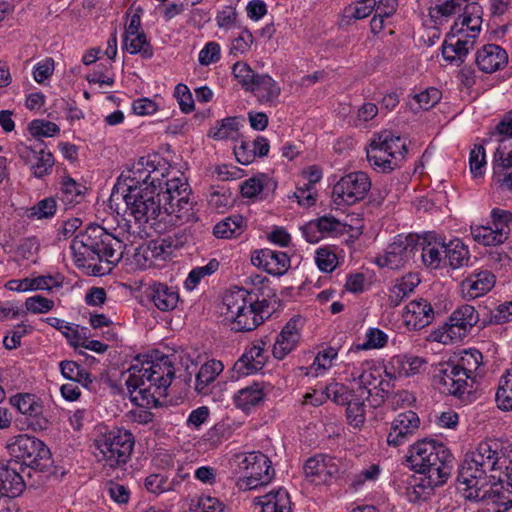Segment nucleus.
<instances>
[{"instance_id": "1", "label": "nucleus", "mask_w": 512, "mask_h": 512, "mask_svg": "<svg viewBox=\"0 0 512 512\" xmlns=\"http://www.w3.org/2000/svg\"><path fill=\"white\" fill-rule=\"evenodd\" d=\"M495 442H481L476 449L466 454L459 471L458 483L463 496L469 501L488 504L490 497L508 502L509 492L503 490V480L490 474L498 470L500 460Z\"/></svg>"}, {"instance_id": "2", "label": "nucleus", "mask_w": 512, "mask_h": 512, "mask_svg": "<svg viewBox=\"0 0 512 512\" xmlns=\"http://www.w3.org/2000/svg\"><path fill=\"white\" fill-rule=\"evenodd\" d=\"M70 248L75 264L90 268L95 276L111 272L121 261L124 252L123 242L98 224H90L78 233Z\"/></svg>"}, {"instance_id": "3", "label": "nucleus", "mask_w": 512, "mask_h": 512, "mask_svg": "<svg viewBox=\"0 0 512 512\" xmlns=\"http://www.w3.org/2000/svg\"><path fill=\"white\" fill-rule=\"evenodd\" d=\"M129 369V375L125 384L130 398L139 406L149 404V398L153 397L150 389H167L175 376V369L168 356L161 357L158 361L139 362Z\"/></svg>"}, {"instance_id": "4", "label": "nucleus", "mask_w": 512, "mask_h": 512, "mask_svg": "<svg viewBox=\"0 0 512 512\" xmlns=\"http://www.w3.org/2000/svg\"><path fill=\"white\" fill-rule=\"evenodd\" d=\"M454 457L442 443L423 439L414 443L406 456L408 467L417 473L429 476L428 483L442 485L453 468Z\"/></svg>"}, {"instance_id": "5", "label": "nucleus", "mask_w": 512, "mask_h": 512, "mask_svg": "<svg viewBox=\"0 0 512 512\" xmlns=\"http://www.w3.org/2000/svg\"><path fill=\"white\" fill-rule=\"evenodd\" d=\"M227 316L232 320V330L248 332L264 322V308L267 301H259L255 293L243 288L229 291L223 297Z\"/></svg>"}, {"instance_id": "6", "label": "nucleus", "mask_w": 512, "mask_h": 512, "mask_svg": "<svg viewBox=\"0 0 512 512\" xmlns=\"http://www.w3.org/2000/svg\"><path fill=\"white\" fill-rule=\"evenodd\" d=\"M157 156L141 157L131 168L123 171L118 179L117 189L123 188V192L132 189H144V187H161L164 172L156 164Z\"/></svg>"}, {"instance_id": "7", "label": "nucleus", "mask_w": 512, "mask_h": 512, "mask_svg": "<svg viewBox=\"0 0 512 512\" xmlns=\"http://www.w3.org/2000/svg\"><path fill=\"white\" fill-rule=\"evenodd\" d=\"M135 439L126 429L113 428L95 440V445L110 467L125 464L133 451Z\"/></svg>"}, {"instance_id": "8", "label": "nucleus", "mask_w": 512, "mask_h": 512, "mask_svg": "<svg viewBox=\"0 0 512 512\" xmlns=\"http://www.w3.org/2000/svg\"><path fill=\"white\" fill-rule=\"evenodd\" d=\"M158 187H144L123 192L126 213L132 216L136 223L143 225L158 218L162 204L157 198Z\"/></svg>"}, {"instance_id": "9", "label": "nucleus", "mask_w": 512, "mask_h": 512, "mask_svg": "<svg viewBox=\"0 0 512 512\" xmlns=\"http://www.w3.org/2000/svg\"><path fill=\"white\" fill-rule=\"evenodd\" d=\"M479 322V314L471 305H462L449 317V320L431 334V338L442 344L459 342L464 339Z\"/></svg>"}, {"instance_id": "10", "label": "nucleus", "mask_w": 512, "mask_h": 512, "mask_svg": "<svg viewBox=\"0 0 512 512\" xmlns=\"http://www.w3.org/2000/svg\"><path fill=\"white\" fill-rule=\"evenodd\" d=\"M238 467L245 473L240 480V487L248 490L269 484L275 471L271 460L260 451L237 455Z\"/></svg>"}, {"instance_id": "11", "label": "nucleus", "mask_w": 512, "mask_h": 512, "mask_svg": "<svg viewBox=\"0 0 512 512\" xmlns=\"http://www.w3.org/2000/svg\"><path fill=\"white\" fill-rule=\"evenodd\" d=\"M351 378L358 385V395L362 398H374L373 406H378L384 401L389 383L383 380L380 369L372 360H365L360 366H353Z\"/></svg>"}, {"instance_id": "12", "label": "nucleus", "mask_w": 512, "mask_h": 512, "mask_svg": "<svg viewBox=\"0 0 512 512\" xmlns=\"http://www.w3.org/2000/svg\"><path fill=\"white\" fill-rule=\"evenodd\" d=\"M512 213L494 208L491 211V223L470 226L472 239L483 246H499L509 237Z\"/></svg>"}, {"instance_id": "13", "label": "nucleus", "mask_w": 512, "mask_h": 512, "mask_svg": "<svg viewBox=\"0 0 512 512\" xmlns=\"http://www.w3.org/2000/svg\"><path fill=\"white\" fill-rule=\"evenodd\" d=\"M10 454L19 465L43 470L47 467L50 451L39 439L26 434L18 435L9 446Z\"/></svg>"}, {"instance_id": "14", "label": "nucleus", "mask_w": 512, "mask_h": 512, "mask_svg": "<svg viewBox=\"0 0 512 512\" xmlns=\"http://www.w3.org/2000/svg\"><path fill=\"white\" fill-rule=\"evenodd\" d=\"M419 252V235L409 234L407 236L398 235L394 241L388 245L383 256L376 258L375 262L379 267L389 269H400L414 260Z\"/></svg>"}, {"instance_id": "15", "label": "nucleus", "mask_w": 512, "mask_h": 512, "mask_svg": "<svg viewBox=\"0 0 512 512\" xmlns=\"http://www.w3.org/2000/svg\"><path fill=\"white\" fill-rule=\"evenodd\" d=\"M370 189L371 180L365 172H351L335 183L332 198L337 205H353L362 201Z\"/></svg>"}, {"instance_id": "16", "label": "nucleus", "mask_w": 512, "mask_h": 512, "mask_svg": "<svg viewBox=\"0 0 512 512\" xmlns=\"http://www.w3.org/2000/svg\"><path fill=\"white\" fill-rule=\"evenodd\" d=\"M468 376L453 363H442L434 375V382L438 389L444 393L461 397L467 388Z\"/></svg>"}, {"instance_id": "17", "label": "nucleus", "mask_w": 512, "mask_h": 512, "mask_svg": "<svg viewBox=\"0 0 512 512\" xmlns=\"http://www.w3.org/2000/svg\"><path fill=\"white\" fill-rule=\"evenodd\" d=\"M18 154L26 164L31 165L32 173L37 178L49 174L54 165V157L52 153L45 151L43 142L34 147L22 145L18 148Z\"/></svg>"}, {"instance_id": "18", "label": "nucleus", "mask_w": 512, "mask_h": 512, "mask_svg": "<svg viewBox=\"0 0 512 512\" xmlns=\"http://www.w3.org/2000/svg\"><path fill=\"white\" fill-rule=\"evenodd\" d=\"M387 137H390L388 130L375 134L367 149V160L376 171L390 172L396 166L388 155V150L391 148L387 145Z\"/></svg>"}, {"instance_id": "19", "label": "nucleus", "mask_w": 512, "mask_h": 512, "mask_svg": "<svg viewBox=\"0 0 512 512\" xmlns=\"http://www.w3.org/2000/svg\"><path fill=\"white\" fill-rule=\"evenodd\" d=\"M420 420L414 411H406L397 415L391 424L387 443L397 447L405 443L419 428Z\"/></svg>"}, {"instance_id": "20", "label": "nucleus", "mask_w": 512, "mask_h": 512, "mask_svg": "<svg viewBox=\"0 0 512 512\" xmlns=\"http://www.w3.org/2000/svg\"><path fill=\"white\" fill-rule=\"evenodd\" d=\"M10 403L20 413L29 417V425L34 430L47 429L48 420L42 416L43 407L35 395L29 393L17 394L10 398Z\"/></svg>"}, {"instance_id": "21", "label": "nucleus", "mask_w": 512, "mask_h": 512, "mask_svg": "<svg viewBox=\"0 0 512 512\" xmlns=\"http://www.w3.org/2000/svg\"><path fill=\"white\" fill-rule=\"evenodd\" d=\"M23 470L19 461H0V494L4 497H16L25 488L24 479L20 473Z\"/></svg>"}, {"instance_id": "22", "label": "nucleus", "mask_w": 512, "mask_h": 512, "mask_svg": "<svg viewBox=\"0 0 512 512\" xmlns=\"http://www.w3.org/2000/svg\"><path fill=\"white\" fill-rule=\"evenodd\" d=\"M251 262L274 276L285 274L290 267V258L285 252L268 248L255 251L251 256Z\"/></svg>"}, {"instance_id": "23", "label": "nucleus", "mask_w": 512, "mask_h": 512, "mask_svg": "<svg viewBox=\"0 0 512 512\" xmlns=\"http://www.w3.org/2000/svg\"><path fill=\"white\" fill-rule=\"evenodd\" d=\"M402 317L410 330H420L433 322L434 310L424 299L413 300L406 305Z\"/></svg>"}, {"instance_id": "24", "label": "nucleus", "mask_w": 512, "mask_h": 512, "mask_svg": "<svg viewBox=\"0 0 512 512\" xmlns=\"http://www.w3.org/2000/svg\"><path fill=\"white\" fill-rule=\"evenodd\" d=\"M475 61L481 71L493 73L507 65L508 54L499 45L486 44L477 51Z\"/></svg>"}, {"instance_id": "25", "label": "nucleus", "mask_w": 512, "mask_h": 512, "mask_svg": "<svg viewBox=\"0 0 512 512\" xmlns=\"http://www.w3.org/2000/svg\"><path fill=\"white\" fill-rule=\"evenodd\" d=\"M266 341L255 342L234 364V370L242 375H250L261 370L266 363Z\"/></svg>"}, {"instance_id": "26", "label": "nucleus", "mask_w": 512, "mask_h": 512, "mask_svg": "<svg viewBox=\"0 0 512 512\" xmlns=\"http://www.w3.org/2000/svg\"><path fill=\"white\" fill-rule=\"evenodd\" d=\"M493 156V174L500 186L512 191V150L505 151V139L499 140Z\"/></svg>"}, {"instance_id": "27", "label": "nucleus", "mask_w": 512, "mask_h": 512, "mask_svg": "<svg viewBox=\"0 0 512 512\" xmlns=\"http://www.w3.org/2000/svg\"><path fill=\"white\" fill-rule=\"evenodd\" d=\"M495 285V276L488 270L473 272L461 282L464 297L475 299L488 293Z\"/></svg>"}, {"instance_id": "28", "label": "nucleus", "mask_w": 512, "mask_h": 512, "mask_svg": "<svg viewBox=\"0 0 512 512\" xmlns=\"http://www.w3.org/2000/svg\"><path fill=\"white\" fill-rule=\"evenodd\" d=\"M297 324L298 320L291 318L283 326L281 332L277 336L272 350L273 356L276 359H284L291 351L296 348L300 340V331Z\"/></svg>"}, {"instance_id": "29", "label": "nucleus", "mask_w": 512, "mask_h": 512, "mask_svg": "<svg viewBox=\"0 0 512 512\" xmlns=\"http://www.w3.org/2000/svg\"><path fill=\"white\" fill-rule=\"evenodd\" d=\"M145 296L153 302L155 307L161 311H170L176 308L179 301V294L173 287L163 283L150 284L145 289Z\"/></svg>"}, {"instance_id": "30", "label": "nucleus", "mask_w": 512, "mask_h": 512, "mask_svg": "<svg viewBox=\"0 0 512 512\" xmlns=\"http://www.w3.org/2000/svg\"><path fill=\"white\" fill-rule=\"evenodd\" d=\"M458 34L459 33H453L451 30L442 45L443 58L447 62L456 63V65H460L464 62L469 51L473 49L474 46V40L470 38H456Z\"/></svg>"}, {"instance_id": "31", "label": "nucleus", "mask_w": 512, "mask_h": 512, "mask_svg": "<svg viewBox=\"0 0 512 512\" xmlns=\"http://www.w3.org/2000/svg\"><path fill=\"white\" fill-rule=\"evenodd\" d=\"M445 243L432 235L419 237V252L423 264L430 269H437L444 260Z\"/></svg>"}, {"instance_id": "32", "label": "nucleus", "mask_w": 512, "mask_h": 512, "mask_svg": "<svg viewBox=\"0 0 512 512\" xmlns=\"http://www.w3.org/2000/svg\"><path fill=\"white\" fill-rule=\"evenodd\" d=\"M163 185V183L161 184ZM165 190L163 186L158 187V195L160 203L162 204V210H164V206H170L172 203L176 204L181 201L187 199L190 196V188L186 181L181 178H171L167 179L164 183Z\"/></svg>"}, {"instance_id": "33", "label": "nucleus", "mask_w": 512, "mask_h": 512, "mask_svg": "<svg viewBox=\"0 0 512 512\" xmlns=\"http://www.w3.org/2000/svg\"><path fill=\"white\" fill-rule=\"evenodd\" d=\"M277 188V183L265 174L252 177L243 182L241 185V194L246 198H253L262 195L263 198L273 194Z\"/></svg>"}, {"instance_id": "34", "label": "nucleus", "mask_w": 512, "mask_h": 512, "mask_svg": "<svg viewBox=\"0 0 512 512\" xmlns=\"http://www.w3.org/2000/svg\"><path fill=\"white\" fill-rule=\"evenodd\" d=\"M480 12V7L477 3L472 2L469 5H466V10L464 14L461 15L452 26L453 33H462L464 31V27L467 28L473 34L468 36L470 39H474L476 34L480 31L482 19L478 14Z\"/></svg>"}, {"instance_id": "35", "label": "nucleus", "mask_w": 512, "mask_h": 512, "mask_svg": "<svg viewBox=\"0 0 512 512\" xmlns=\"http://www.w3.org/2000/svg\"><path fill=\"white\" fill-rule=\"evenodd\" d=\"M248 91H251L261 103L273 102L280 95V87L267 74H259Z\"/></svg>"}, {"instance_id": "36", "label": "nucleus", "mask_w": 512, "mask_h": 512, "mask_svg": "<svg viewBox=\"0 0 512 512\" xmlns=\"http://www.w3.org/2000/svg\"><path fill=\"white\" fill-rule=\"evenodd\" d=\"M264 401L263 388L259 383H253L240 389L234 396L236 407L248 412L251 408Z\"/></svg>"}, {"instance_id": "37", "label": "nucleus", "mask_w": 512, "mask_h": 512, "mask_svg": "<svg viewBox=\"0 0 512 512\" xmlns=\"http://www.w3.org/2000/svg\"><path fill=\"white\" fill-rule=\"evenodd\" d=\"M420 278L417 274L408 273L398 279L390 289L389 302L393 306H398L414 289L419 285Z\"/></svg>"}, {"instance_id": "38", "label": "nucleus", "mask_w": 512, "mask_h": 512, "mask_svg": "<svg viewBox=\"0 0 512 512\" xmlns=\"http://www.w3.org/2000/svg\"><path fill=\"white\" fill-rule=\"evenodd\" d=\"M223 369L221 361L211 360L203 364L196 374L195 390L200 394H207L208 386L215 381Z\"/></svg>"}, {"instance_id": "39", "label": "nucleus", "mask_w": 512, "mask_h": 512, "mask_svg": "<svg viewBox=\"0 0 512 512\" xmlns=\"http://www.w3.org/2000/svg\"><path fill=\"white\" fill-rule=\"evenodd\" d=\"M259 504L262 507L261 512H291L290 497L284 489L266 494L260 498Z\"/></svg>"}, {"instance_id": "40", "label": "nucleus", "mask_w": 512, "mask_h": 512, "mask_svg": "<svg viewBox=\"0 0 512 512\" xmlns=\"http://www.w3.org/2000/svg\"><path fill=\"white\" fill-rule=\"evenodd\" d=\"M469 257V250L461 240L454 239L445 244L444 261H448L451 268L458 269L467 265Z\"/></svg>"}, {"instance_id": "41", "label": "nucleus", "mask_w": 512, "mask_h": 512, "mask_svg": "<svg viewBox=\"0 0 512 512\" xmlns=\"http://www.w3.org/2000/svg\"><path fill=\"white\" fill-rule=\"evenodd\" d=\"M246 227L245 218L241 215H232L217 223L213 234L217 238H235L242 234Z\"/></svg>"}, {"instance_id": "42", "label": "nucleus", "mask_w": 512, "mask_h": 512, "mask_svg": "<svg viewBox=\"0 0 512 512\" xmlns=\"http://www.w3.org/2000/svg\"><path fill=\"white\" fill-rule=\"evenodd\" d=\"M390 364L399 376L407 377L419 373L426 364V360L417 356H395L391 359Z\"/></svg>"}, {"instance_id": "43", "label": "nucleus", "mask_w": 512, "mask_h": 512, "mask_svg": "<svg viewBox=\"0 0 512 512\" xmlns=\"http://www.w3.org/2000/svg\"><path fill=\"white\" fill-rule=\"evenodd\" d=\"M208 135L215 140L236 139L239 136V122L237 117H227L217 121L209 130Z\"/></svg>"}, {"instance_id": "44", "label": "nucleus", "mask_w": 512, "mask_h": 512, "mask_svg": "<svg viewBox=\"0 0 512 512\" xmlns=\"http://www.w3.org/2000/svg\"><path fill=\"white\" fill-rule=\"evenodd\" d=\"M123 47L130 54H140L144 59H150L153 56L152 46L148 42L144 32L138 33L129 38L124 36Z\"/></svg>"}, {"instance_id": "45", "label": "nucleus", "mask_w": 512, "mask_h": 512, "mask_svg": "<svg viewBox=\"0 0 512 512\" xmlns=\"http://www.w3.org/2000/svg\"><path fill=\"white\" fill-rule=\"evenodd\" d=\"M376 7V0H360L344 9V19L349 24L351 21L364 19L372 14Z\"/></svg>"}, {"instance_id": "46", "label": "nucleus", "mask_w": 512, "mask_h": 512, "mask_svg": "<svg viewBox=\"0 0 512 512\" xmlns=\"http://www.w3.org/2000/svg\"><path fill=\"white\" fill-rule=\"evenodd\" d=\"M164 212L169 215H174L181 222H195L198 219L190 197L183 201L180 200L179 203L164 206Z\"/></svg>"}, {"instance_id": "47", "label": "nucleus", "mask_w": 512, "mask_h": 512, "mask_svg": "<svg viewBox=\"0 0 512 512\" xmlns=\"http://www.w3.org/2000/svg\"><path fill=\"white\" fill-rule=\"evenodd\" d=\"M483 356L477 349L464 350L462 356L456 366L460 368L468 376V379L474 377V373L482 364Z\"/></svg>"}, {"instance_id": "48", "label": "nucleus", "mask_w": 512, "mask_h": 512, "mask_svg": "<svg viewBox=\"0 0 512 512\" xmlns=\"http://www.w3.org/2000/svg\"><path fill=\"white\" fill-rule=\"evenodd\" d=\"M495 399L501 410H512V369L501 379Z\"/></svg>"}, {"instance_id": "49", "label": "nucleus", "mask_w": 512, "mask_h": 512, "mask_svg": "<svg viewBox=\"0 0 512 512\" xmlns=\"http://www.w3.org/2000/svg\"><path fill=\"white\" fill-rule=\"evenodd\" d=\"M325 460L324 455L309 458L304 465L305 477L317 485L325 483L324 478Z\"/></svg>"}, {"instance_id": "50", "label": "nucleus", "mask_w": 512, "mask_h": 512, "mask_svg": "<svg viewBox=\"0 0 512 512\" xmlns=\"http://www.w3.org/2000/svg\"><path fill=\"white\" fill-rule=\"evenodd\" d=\"M388 341V336L382 330L378 328H369L366 333V340L362 344L353 346L350 352H359L362 350L369 349H380L383 348Z\"/></svg>"}, {"instance_id": "51", "label": "nucleus", "mask_w": 512, "mask_h": 512, "mask_svg": "<svg viewBox=\"0 0 512 512\" xmlns=\"http://www.w3.org/2000/svg\"><path fill=\"white\" fill-rule=\"evenodd\" d=\"M320 235L338 236L347 232V225L330 215L322 216L313 221Z\"/></svg>"}, {"instance_id": "52", "label": "nucleus", "mask_w": 512, "mask_h": 512, "mask_svg": "<svg viewBox=\"0 0 512 512\" xmlns=\"http://www.w3.org/2000/svg\"><path fill=\"white\" fill-rule=\"evenodd\" d=\"M365 400L360 395H356L348 404H346V416L348 422L354 427L361 426L365 421Z\"/></svg>"}, {"instance_id": "53", "label": "nucleus", "mask_w": 512, "mask_h": 512, "mask_svg": "<svg viewBox=\"0 0 512 512\" xmlns=\"http://www.w3.org/2000/svg\"><path fill=\"white\" fill-rule=\"evenodd\" d=\"M470 0H440V3L436 4L430 11L431 17L438 18L441 17H450L458 12H460L463 8L466 10V5Z\"/></svg>"}, {"instance_id": "54", "label": "nucleus", "mask_w": 512, "mask_h": 512, "mask_svg": "<svg viewBox=\"0 0 512 512\" xmlns=\"http://www.w3.org/2000/svg\"><path fill=\"white\" fill-rule=\"evenodd\" d=\"M325 393L327 398L338 405L348 404L357 395L355 391L349 390L347 386L337 382L327 385Z\"/></svg>"}, {"instance_id": "55", "label": "nucleus", "mask_w": 512, "mask_h": 512, "mask_svg": "<svg viewBox=\"0 0 512 512\" xmlns=\"http://www.w3.org/2000/svg\"><path fill=\"white\" fill-rule=\"evenodd\" d=\"M381 469L379 465L372 464L350 478L349 488L354 491L360 490L366 482H374L378 479Z\"/></svg>"}, {"instance_id": "56", "label": "nucleus", "mask_w": 512, "mask_h": 512, "mask_svg": "<svg viewBox=\"0 0 512 512\" xmlns=\"http://www.w3.org/2000/svg\"><path fill=\"white\" fill-rule=\"evenodd\" d=\"M315 262L322 272L331 273L338 265V258L331 247H321L316 250Z\"/></svg>"}, {"instance_id": "57", "label": "nucleus", "mask_w": 512, "mask_h": 512, "mask_svg": "<svg viewBox=\"0 0 512 512\" xmlns=\"http://www.w3.org/2000/svg\"><path fill=\"white\" fill-rule=\"evenodd\" d=\"M56 201L52 197H48L38 201L33 207L28 209L27 216L35 219H48L56 213Z\"/></svg>"}, {"instance_id": "58", "label": "nucleus", "mask_w": 512, "mask_h": 512, "mask_svg": "<svg viewBox=\"0 0 512 512\" xmlns=\"http://www.w3.org/2000/svg\"><path fill=\"white\" fill-rule=\"evenodd\" d=\"M218 267V261L213 259L205 266L194 268L185 280V287L188 290H193L203 277L213 274L217 271Z\"/></svg>"}, {"instance_id": "59", "label": "nucleus", "mask_w": 512, "mask_h": 512, "mask_svg": "<svg viewBox=\"0 0 512 512\" xmlns=\"http://www.w3.org/2000/svg\"><path fill=\"white\" fill-rule=\"evenodd\" d=\"M429 480V476H424L420 478L419 482H415L407 487V497L410 502H418L426 499L429 496L430 491L439 486L428 483Z\"/></svg>"}, {"instance_id": "60", "label": "nucleus", "mask_w": 512, "mask_h": 512, "mask_svg": "<svg viewBox=\"0 0 512 512\" xmlns=\"http://www.w3.org/2000/svg\"><path fill=\"white\" fill-rule=\"evenodd\" d=\"M83 188L82 185L76 183L72 178H66L62 182L60 189L62 201L67 205L79 203L82 198Z\"/></svg>"}, {"instance_id": "61", "label": "nucleus", "mask_w": 512, "mask_h": 512, "mask_svg": "<svg viewBox=\"0 0 512 512\" xmlns=\"http://www.w3.org/2000/svg\"><path fill=\"white\" fill-rule=\"evenodd\" d=\"M50 326L54 327L55 329L62 332V334L68 339L71 345L77 347L78 341L81 340V336L79 334V331L71 326L70 323L65 322L64 320H61L56 317H47L45 319H42Z\"/></svg>"}, {"instance_id": "62", "label": "nucleus", "mask_w": 512, "mask_h": 512, "mask_svg": "<svg viewBox=\"0 0 512 512\" xmlns=\"http://www.w3.org/2000/svg\"><path fill=\"white\" fill-rule=\"evenodd\" d=\"M28 129L34 137H53L60 132L56 123L41 119L31 121Z\"/></svg>"}, {"instance_id": "63", "label": "nucleus", "mask_w": 512, "mask_h": 512, "mask_svg": "<svg viewBox=\"0 0 512 512\" xmlns=\"http://www.w3.org/2000/svg\"><path fill=\"white\" fill-rule=\"evenodd\" d=\"M232 73L234 77L239 81L242 87L245 90H249L256 77L259 74H256L246 63L244 62H236L233 65Z\"/></svg>"}, {"instance_id": "64", "label": "nucleus", "mask_w": 512, "mask_h": 512, "mask_svg": "<svg viewBox=\"0 0 512 512\" xmlns=\"http://www.w3.org/2000/svg\"><path fill=\"white\" fill-rule=\"evenodd\" d=\"M506 484L503 483V490L509 492L508 502L506 501H498L496 497H490L487 505H493V512H506L509 508L512 507V462L509 466L506 467Z\"/></svg>"}]
</instances>
